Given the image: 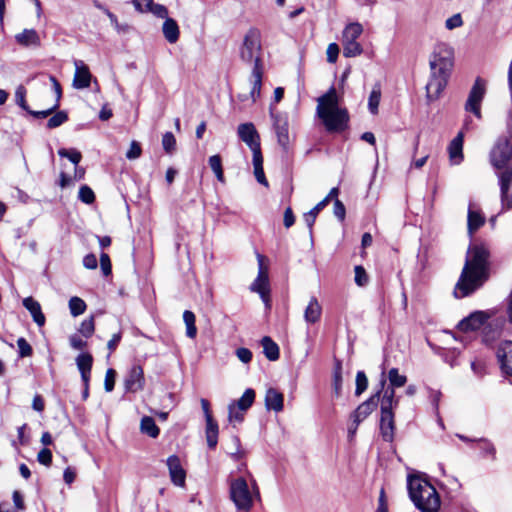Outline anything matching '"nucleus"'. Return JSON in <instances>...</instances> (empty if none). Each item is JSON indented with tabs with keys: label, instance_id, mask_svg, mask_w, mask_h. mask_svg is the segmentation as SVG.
Listing matches in <instances>:
<instances>
[{
	"label": "nucleus",
	"instance_id": "680f3d73",
	"mask_svg": "<svg viewBox=\"0 0 512 512\" xmlns=\"http://www.w3.org/2000/svg\"><path fill=\"white\" fill-rule=\"evenodd\" d=\"M232 442L235 446V451L231 452L230 455L234 460H240L244 456V452L241 449V443L238 436L232 437Z\"/></svg>",
	"mask_w": 512,
	"mask_h": 512
},
{
	"label": "nucleus",
	"instance_id": "c85d7f7f",
	"mask_svg": "<svg viewBox=\"0 0 512 512\" xmlns=\"http://www.w3.org/2000/svg\"><path fill=\"white\" fill-rule=\"evenodd\" d=\"M261 345L268 360L276 361L279 358V347L269 336L262 338Z\"/></svg>",
	"mask_w": 512,
	"mask_h": 512
},
{
	"label": "nucleus",
	"instance_id": "864d4df0",
	"mask_svg": "<svg viewBox=\"0 0 512 512\" xmlns=\"http://www.w3.org/2000/svg\"><path fill=\"white\" fill-rule=\"evenodd\" d=\"M116 372L114 369L109 368L106 371L104 387L107 392H111L115 385Z\"/></svg>",
	"mask_w": 512,
	"mask_h": 512
},
{
	"label": "nucleus",
	"instance_id": "a211bd4d",
	"mask_svg": "<svg viewBox=\"0 0 512 512\" xmlns=\"http://www.w3.org/2000/svg\"><path fill=\"white\" fill-rule=\"evenodd\" d=\"M167 466L169 469L171 481L176 486H180V487L184 486L185 479H186V473L181 466L180 459L176 455H172V456L168 457Z\"/></svg>",
	"mask_w": 512,
	"mask_h": 512
},
{
	"label": "nucleus",
	"instance_id": "052dcab7",
	"mask_svg": "<svg viewBox=\"0 0 512 512\" xmlns=\"http://www.w3.org/2000/svg\"><path fill=\"white\" fill-rule=\"evenodd\" d=\"M57 109H58V104H54L49 109L42 110V111H34V110L29 109V111H27V113H29L30 115H32L33 117H35L37 119H44V118L48 117L49 115H51Z\"/></svg>",
	"mask_w": 512,
	"mask_h": 512
},
{
	"label": "nucleus",
	"instance_id": "ea45409f",
	"mask_svg": "<svg viewBox=\"0 0 512 512\" xmlns=\"http://www.w3.org/2000/svg\"><path fill=\"white\" fill-rule=\"evenodd\" d=\"M209 165L220 182L224 181V173L222 169V161L219 155H213L209 158Z\"/></svg>",
	"mask_w": 512,
	"mask_h": 512
},
{
	"label": "nucleus",
	"instance_id": "cd10ccee",
	"mask_svg": "<svg viewBox=\"0 0 512 512\" xmlns=\"http://www.w3.org/2000/svg\"><path fill=\"white\" fill-rule=\"evenodd\" d=\"M499 184L501 192V200L504 203L508 197V192L512 182V166L507 167L504 171L499 173Z\"/></svg>",
	"mask_w": 512,
	"mask_h": 512
},
{
	"label": "nucleus",
	"instance_id": "7c9ffc66",
	"mask_svg": "<svg viewBox=\"0 0 512 512\" xmlns=\"http://www.w3.org/2000/svg\"><path fill=\"white\" fill-rule=\"evenodd\" d=\"M218 424L215 420L206 422V440L210 449H215L218 443Z\"/></svg>",
	"mask_w": 512,
	"mask_h": 512
},
{
	"label": "nucleus",
	"instance_id": "9d476101",
	"mask_svg": "<svg viewBox=\"0 0 512 512\" xmlns=\"http://www.w3.org/2000/svg\"><path fill=\"white\" fill-rule=\"evenodd\" d=\"M512 157V146L507 138H500L490 152L491 164L497 168H504Z\"/></svg>",
	"mask_w": 512,
	"mask_h": 512
},
{
	"label": "nucleus",
	"instance_id": "c9c22d12",
	"mask_svg": "<svg viewBox=\"0 0 512 512\" xmlns=\"http://www.w3.org/2000/svg\"><path fill=\"white\" fill-rule=\"evenodd\" d=\"M342 381V362L338 359H335L333 370V389L337 396L341 394Z\"/></svg>",
	"mask_w": 512,
	"mask_h": 512
},
{
	"label": "nucleus",
	"instance_id": "f257e3e1",
	"mask_svg": "<svg viewBox=\"0 0 512 512\" xmlns=\"http://www.w3.org/2000/svg\"><path fill=\"white\" fill-rule=\"evenodd\" d=\"M490 252L485 244L469 246L465 264L456 283L454 294L464 298L480 289L490 277Z\"/></svg>",
	"mask_w": 512,
	"mask_h": 512
},
{
	"label": "nucleus",
	"instance_id": "aec40b11",
	"mask_svg": "<svg viewBox=\"0 0 512 512\" xmlns=\"http://www.w3.org/2000/svg\"><path fill=\"white\" fill-rule=\"evenodd\" d=\"M16 42L25 48H39L41 46V38L35 29H24L15 35Z\"/></svg>",
	"mask_w": 512,
	"mask_h": 512
},
{
	"label": "nucleus",
	"instance_id": "bf43d9fd",
	"mask_svg": "<svg viewBox=\"0 0 512 512\" xmlns=\"http://www.w3.org/2000/svg\"><path fill=\"white\" fill-rule=\"evenodd\" d=\"M39 463L49 466L52 462V452L48 448H43L37 455Z\"/></svg>",
	"mask_w": 512,
	"mask_h": 512
},
{
	"label": "nucleus",
	"instance_id": "c03bdc74",
	"mask_svg": "<svg viewBox=\"0 0 512 512\" xmlns=\"http://www.w3.org/2000/svg\"><path fill=\"white\" fill-rule=\"evenodd\" d=\"M246 411H242L235 404L230 403L228 406V420L229 422H242L244 420V414Z\"/></svg>",
	"mask_w": 512,
	"mask_h": 512
},
{
	"label": "nucleus",
	"instance_id": "4c0bfd02",
	"mask_svg": "<svg viewBox=\"0 0 512 512\" xmlns=\"http://www.w3.org/2000/svg\"><path fill=\"white\" fill-rule=\"evenodd\" d=\"M86 303L83 299L74 296L69 300V309L72 316L77 317L83 314L86 310Z\"/></svg>",
	"mask_w": 512,
	"mask_h": 512
},
{
	"label": "nucleus",
	"instance_id": "774afa93",
	"mask_svg": "<svg viewBox=\"0 0 512 512\" xmlns=\"http://www.w3.org/2000/svg\"><path fill=\"white\" fill-rule=\"evenodd\" d=\"M70 346L75 350H81L86 347L87 342L81 339L78 335H72L69 339Z\"/></svg>",
	"mask_w": 512,
	"mask_h": 512
},
{
	"label": "nucleus",
	"instance_id": "2eb2a0df",
	"mask_svg": "<svg viewBox=\"0 0 512 512\" xmlns=\"http://www.w3.org/2000/svg\"><path fill=\"white\" fill-rule=\"evenodd\" d=\"M496 355L502 372L512 376V341L501 343Z\"/></svg>",
	"mask_w": 512,
	"mask_h": 512
},
{
	"label": "nucleus",
	"instance_id": "338daca9",
	"mask_svg": "<svg viewBox=\"0 0 512 512\" xmlns=\"http://www.w3.org/2000/svg\"><path fill=\"white\" fill-rule=\"evenodd\" d=\"M236 356L243 363H249L252 359V352L247 348H238L236 350Z\"/></svg>",
	"mask_w": 512,
	"mask_h": 512
},
{
	"label": "nucleus",
	"instance_id": "4468645a",
	"mask_svg": "<svg viewBox=\"0 0 512 512\" xmlns=\"http://www.w3.org/2000/svg\"><path fill=\"white\" fill-rule=\"evenodd\" d=\"M488 315L483 311H475L462 319L457 328L462 332H471L480 329L487 321Z\"/></svg>",
	"mask_w": 512,
	"mask_h": 512
},
{
	"label": "nucleus",
	"instance_id": "e2e57ef3",
	"mask_svg": "<svg viewBox=\"0 0 512 512\" xmlns=\"http://www.w3.org/2000/svg\"><path fill=\"white\" fill-rule=\"evenodd\" d=\"M471 369L476 376L482 377L486 373V364L483 361L474 360L471 362Z\"/></svg>",
	"mask_w": 512,
	"mask_h": 512
},
{
	"label": "nucleus",
	"instance_id": "1a4fd4ad",
	"mask_svg": "<svg viewBox=\"0 0 512 512\" xmlns=\"http://www.w3.org/2000/svg\"><path fill=\"white\" fill-rule=\"evenodd\" d=\"M386 384V380L382 379L380 381V390H378L375 394L369 397L366 401L361 403L356 410L351 415L353 419V423L356 424V427L365 420L378 406L380 402L381 392Z\"/></svg>",
	"mask_w": 512,
	"mask_h": 512
},
{
	"label": "nucleus",
	"instance_id": "5fc2aeb1",
	"mask_svg": "<svg viewBox=\"0 0 512 512\" xmlns=\"http://www.w3.org/2000/svg\"><path fill=\"white\" fill-rule=\"evenodd\" d=\"M142 152L141 146L138 142L132 141L128 151L126 152V157L129 160H134L140 157Z\"/></svg>",
	"mask_w": 512,
	"mask_h": 512
},
{
	"label": "nucleus",
	"instance_id": "a878e982",
	"mask_svg": "<svg viewBox=\"0 0 512 512\" xmlns=\"http://www.w3.org/2000/svg\"><path fill=\"white\" fill-rule=\"evenodd\" d=\"M162 32L165 39L171 44L176 43L179 39V26L172 18L165 19L162 26Z\"/></svg>",
	"mask_w": 512,
	"mask_h": 512
},
{
	"label": "nucleus",
	"instance_id": "473e14b6",
	"mask_svg": "<svg viewBox=\"0 0 512 512\" xmlns=\"http://www.w3.org/2000/svg\"><path fill=\"white\" fill-rule=\"evenodd\" d=\"M183 321L186 326V336L190 339H194L197 336L195 314L190 310H185L183 313Z\"/></svg>",
	"mask_w": 512,
	"mask_h": 512
},
{
	"label": "nucleus",
	"instance_id": "f3484780",
	"mask_svg": "<svg viewBox=\"0 0 512 512\" xmlns=\"http://www.w3.org/2000/svg\"><path fill=\"white\" fill-rule=\"evenodd\" d=\"M395 421L393 410H381L380 434L384 441L392 442L394 439Z\"/></svg>",
	"mask_w": 512,
	"mask_h": 512
},
{
	"label": "nucleus",
	"instance_id": "39448f33",
	"mask_svg": "<svg viewBox=\"0 0 512 512\" xmlns=\"http://www.w3.org/2000/svg\"><path fill=\"white\" fill-rule=\"evenodd\" d=\"M407 488L411 501L421 512H438L441 505L436 488L420 476H408Z\"/></svg>",
	"mask_w": 512,
	"mask_h": 512
},
{
	"label": "nucleus",
	"instance_id": "37998d69",
	"mask_svg": "<svg viewBox=\"0 0 512 512\" xmlns=\"http://www.w3.org/2000/svg\"><path fill=\"white\" fill-rule=\"evenodd\" d=\"M95 331V323L94 317L90 316L89 318L82 321L79 332L86 338H89L93 335Z\"/></svg>",
	"mask_w": 512,
	"mask_h": 512
},
{
	"label": "nucleus",
	"instance_id": "49530a36",
	"mask_svg": "<svg viewBox=\"0 0 512 512\" xmlns=\"http://www.w3.org/2000/svg\"><path fill=\"white\" fill-rule=\"evenodd\" d=\"M58 154L61 157L68 158L75 166H77L79 164V162L81 161V158H82L81 153L75 149L68 150V149L62 148L58 151Z\"/></svg>",
	"mask_w": 512,
	"mask_h": 512
},
{
	"label": "nucleus",
	"instance_id": "bb28decb",
	"mask_svg": "<svg viewBox=\"0 0 512 512\" xmlns=\"http://www.w3.org/2000/svg\"><path fill=\"white\" fill-rule=\"evenodd\" d=\"M485 223L484 216L479 212L472 209L469 206L468 217H467V229L470 236H472L476 230H478Z\"/></svg>",
	"mask_w": 512,
	"mask_h": 512
},
{
	"label": "nucleus",
	"instance_id": "2f4dec72",
	"mask_svg": "<svg viewBox=\"0 0 512 512\" xmlns=\"http://www.w3.org/2000/svg\"><path fill=\"white\" fill-rule=\"evenodd\" d=\"M140 430L142 433L147 434L152 438L158 437L160 430L156 425L154 419L150 416H144L141 419Z\"/></svg>",
	"mask_w": 512,
	"mask_h": 512
},
{
	"label": "nucleus",
	"instance_id": "09e8293b",
	"mask_svg": "<svg viewBox=\"0 0 512 512\" xmlns=\"http://www.w3.org/2000/svg\"><path fill=\"white\" fill-rule=\"evenodd\" d=\"M162 146L166 153L171 154L176 147V139L171 132H166L162 137Z\"/></svg>",
	"mask_w": 512,
	"mask_h": 512
},
{
	"label": "nucleus",
	"instance_id": "f03ea898",
	"mask_svg": "<svg viewBox=\"0 0 512 512\" xmlns=\"http://www.w3.org/2000/svg\"><path fill=\"white\" fill-rule=\"evenodd\" d=\"M454 64V51L445 44L435 46L429 60L430 78L426 84V97L429 102L439 98L445 89Z\"/></svg>",
	"mask_w": 512,
	"mask_h": 512
},
{
	"label": "nucleus",
	"instance_id": "13d9d810",
	"mask_svg": "<svg viewBox=\"0 0 512 512\" xmlns=\"http://www.w3.org/2000/svg\"><path fill=\"white\" fill-rule=\"evenodd\" d=\"M100 266L104 276H108L111 274L112 266L108 254L102 253L100 255Z\"/></svg>",
	"mask_w": 512,
	"mask_h": 512
},
{
	"label": "nucleus",
	"instance_id": "603ef678",
	"mask_svg": "<svg viewBox=\"0 0 512 512\" xmlns=\"http://www.w3.org/2000/svg\"><path fill=\"white\" fill-rule=\"evenodd\" d=\"M354 271H355V283L358 286H365L368 283V275H367L365 269L362 266L357 265V266H355Z\"/></svg>",
	"mask_w": 512,
	"mask_h": 512
},
{
	"label": "nucleus",
	"instance_id": "6e6552de",
	"mask_svg": "<svg viewBox=\"0 0 512 512\" xmlns=\"http://www.w3.org/2000/svg\"><path fill=\"white\" fill-rule=\"evenodd\" d=\"M270 115L277 142L284 152H288L290 146L288 116L285 113H275L272 109Z\"/></svg>",
	"mask_w": 512,
	"mask_h": 512
},
{
	"label": "nucleus",
	"instance_id": "4d7b16f0",
	"mask_svg": "<svg viewBox=\"0 0 512 512\" xmlns=\"http://www.w3.org/2000/svg\"><path fill=\"white\" fill-rule=\"evenodd\" d=\"M462 25H463V20L459 13L454 14L453 16L449 17L445 22V27L448 30H453L455 28L461 27Z\"/></svg>",
	"mask_w": 512,
	"mask_h": 512
},
{
	"label": "nucleus",
	"instance_id": "f8f14e48",
	"mask_svg": "<svg viewBox=\"0 0 512 512\" xmlns=\"http://www.w3.org/2000/svg\"><path fill=\"white\" fill-rule=\"evenodd\" d=\"M485 94V82L477 78L472 86L468 99L465 104V110L472 112L477 118H481L480 106Z\"/></svg>",
	"mask_w": 512,
	"mask_h": 512
},
{
	"label": "nucleus",
	"instance_id": "8fccbe9b",
	"mask_svg": "<svg viewBox=\"0 0 512 512\" xmlns=\"http://www.w3.org/2000/svg\"><path fill=\"white\" fill-rule=\"evenodd\" d=\"M17 346H18L19 357L24 358V357H29L32 355V352H33L32 347L27 342V340L25 338L20 337L17 340Z\"/></svg>",
	"mask_w": 512,
	"mask_h": 512
},
{
	"label": "nucleus",
	"instance_id": "b1692460",
	"mask_svg": "<svg viewBox=\"0 0 512 512\" xmlns=\"http://www.w3.org/2000/svg\"><path fill=\"white\" fill-rule=\"evenodd\" d=\"M284 397L281 392L275 388H269L265 395V406L268 410L280 412L283 410Z\"/></svg>",
	"mask_w": 512,
	"mask_h": 512
},
{
	"label": "nucleus",
	"instance_id": "69168bd1",
	"mask_svg": "<svg viewBox=\"0 0 512 512\" xmlns=\"http://www.w3.org/2000/svg\"><path fill=\"white\" fill-rule=\"evenodd\" d=\"M252 150V153H253V166H254V169L256 168H259V167H263V157H262V154H261V147L260 145L257 146V148H251Z\"/></svg>",
	"mask_w": 512,
	"mask_h": 512
},
{
	"label": "nucleus",
	"instance_id": "79ce46f5",
	"mask_svg": "<svg viewBox=\"0 0 512 512\" xmlns=\"http://www.w3.org/2000/svg\"><path fill=\"white\" fill-rule=\"evenodd\" d=\"M355 382V395L360 396L368 387V378L364 371L357 372Z\"/></svg>",
	"mask_w": 512,
	"mask_h": 512
},
{
	"label": "nucleus",
	"instance_id": "a18cd8bd",
	"mask_svg": "<svg viewBox=\"0 0 512 512\" xmlns=\"http://www.w3.org/2000/svg\"><path fill=\"white\" fill-rule=\"evenodd\" d=\"M78 198L85 204H91L95 201V194L89 186L82 185L79 189Z\"/></svg>",
	"mask_w": 512,
	"mask_h": 512
},
{
	"label": "nucleus",
	"instance_id": "412c9836",
	"mask_svg": "<svg viewBox=\"0 0 512 512\" xmlns=\"http://www.w3.org/2000/svg\"><path fill=\"white\" fill-rule=\"evenodd\" d=\"M93 357L89 353H82L76 357V365L81 374L84 386H89Z\"/></svg>",
	"mask_w": 512,
	"mask_h": 512
},
{
	"label": "nucleus",
	"instance_id": "6ab92c4d",
	"mask_svg": "<svg viewBox=\"0 0 512 512\" xmlns=\"http://www.w3.org/2000/svg\"><path fill=\"white\" fill-rule=\"evenodd\" d=\"M464 135L460 131L448 145L449 160L452 165H459L463 161Z\"/></svg>",
	"mask_w": 512,
	"mask_h": 512
},
{
	"label": "nucleus",
	"instance_id": "a19ab883",
	"mask_svg": "<svg viewBox=\"0 0 512 512\" xmlns=\"http://www.w3.org/2000/svg\"><path fill=\"white\" fill-rule=\"evenodd\" d=\"M68 120V114L65 111H58L47 121V128L54 129Z\"/></svg>",
	"mask_w": 512,
	"mask_h": 512
},
{
	"label": "nucleus",
	"instance_id": "393cba45",
	"mask_svg": "<svg viewBox=\"0 0 512 512\" xmlns=\"http://www.w3.org/2000/svg\"><path fill=\"white\" fill-rule=\"evenodd\" d=\"M23 306L30 312L34 322L38 326L41 327L45 324V316L42 313L39 302L34 300L32 297H27L23 299Z\"/></svg>",
	"mask_w": 512,
	"mask_h": 512
},
{
	"label": "nucleus",
	"instance_id": "ddd939ff",
	"mask_svg": "<svg viewBox=\"0 0 512 512\" xmlns=\"http://www.w3.org/2000/svg\"><path fill=\"white\" fill-rule=\"evenodd\" d=\"M144 372L140 365H133L124 380V387L127 392H138L144 388Z\"/></svg>",
	"mask_w": 512,
	"mask_h": 512
},
{
	"label": "nucleus",
	"instance_id": "dca6fc26",
	"mask_svg": "<svg viewBox=\"0 0 512 512\" xmlns=\"http://www.w3.org/2000/svg\"><path fill=\"white\" fill-rule=\"evenodd\" d=\"M237 133L239 138L245 142L249 148H257L260 145V136L253 123H243L238 126Z\"/></svg>",
	"mask_w": 512,
	"mask_h": 512
},
{
	"label": "nucleus",
	"instance_id": "58836bf2",
	"mask_svg": "<svg viewBox=\"0 0 512 512\" xmlns=\"http://www.w3.org/2000/svg\"><path fill=\"white\" fill-rule=\"evenodd\" d=\"M388 379L390 382V386L395 387V388L402 387L407 382L406 376L399 374L397 368H392L389 370Z\"/></svg>",
	"mask_w": 512,
	"mask_h": 512
},
{
	"label": "nucleus",
	"instance_id": "20e7f679",
	"mask_svg": "<svg viewBox=\"0 0 512 512\" xmlns=\"http://www.w3.org/2000/svg\"><path fill=\"white\" fill-rule=\"evenodd\" d=\"M317 102L316 113L327 132H342L348 127V111L339 106V99L334 87L320 96Z\"/></svg>",
	"mask_w": 512,
	"mask_h": 512
},
{
	"label": "nucleus",
	"instance_id": "0e129e2a",
	"mask_svg": "<svg viewBox=\"0 0 512 512\" xmlns=\"http://www.w3.org/2000/svg\"><path fill=\"white\" fill-rule=\"evenodd\" d=\"M334 215L340 220L343 221L345 218L346 209L344 204L339 200L335 199L334 202Z\"/></svg>",
	"mask_w": 512,
	"mask_h": 512
},
{
	"label": "nucleus",
	"instance_id": "4be33fe9",
	"mask_svg": "<svg viewBox=\"0 0 512 512\" xmlns=\"http://www.w3.org/2000/svg\"><path fill=\"white\" fill-rule=\"evenodd\" d=\"M76 72L73 79V86L77 89H84L90 86L91 74L88 67L81 61H76Z\"/></svg>",
	"mask_w": 512,
	"mask_h": 512
},
{
	"label": "nucleus",
	"instance_id": "de8ad7c7",
	"mask_svg": "<svg viewBox=\"0 0 512 512\" xmlns=\"http://www.w3.org/2000/svg\"><path fill=\"white\" fill-rule=\"evenodd\" d=\"M15 101L26 112L29 111V106L26 102V89L23 85H19L15 91Z\"/></svg>",
	"mask_w": 512,
	"mask_h": 512
},
{
	"label": "nucleus",
	"instance_id": "9b49d317",
	"mask_svg": "<svg viewBox=\"0 0 512 512\" xmlns=\"http://www.w3.org/2000/svg\"><path fill=\"white\" fill-rule=\"evenodd\" d=\"M258 262H259V271L256 279L252 282L250 286V290L252 292H256L260 295L262 301L268 305L269 303V293H270V287H269V277L266 269L263 267V256L258 254L257 255Z\"/></svg>",
	"mask_w": 512,
	"mask_h": 512
},
{
	"label": "nucleus",
	"instance_id": "423d86ee",
	"mask_svg": "<svg viewBox=\"0 0 512 512\" xmlns=\"http://www.w3.org/2000/svg\"><path fill=\"white\" fill-rule=\"evenodd\" d=\"M230 498L235 504L237 510L249 512L253 506V495L249 490L247 481L243 477H238L230 482Z\"/></svg>",
	"mask_w": 512,
	"mask_h": 512
},
{
	"label": "nucleus",
	"instance_id": "6e6d98bb",
	"mask_svg": "<svg viewBox=\"0 0 512 512\" xmlns=\"http://www.w3.org/2000/svg\"><path fill=\"white\" fill-rule=\"evenodd\" d=\"M340 49L336 43H330L327 47L326 55L329 63H335L337 61Z\"/></svg>",
	"mask_w": 512,
	"mask_h": 512
},
{
	"label": "nucleus",
	"instance_id": "c756f323",
	"mask_svg": "<svg viewBox=\"0 0 512 512\" xmlns=\"http://www.w3.org/2000/svg\"><path fill=\"white\" fill-rule=\"evenodd\" d=\"M381 401V410H393L399 404V400L395 398V387L389 386L384 391Z\"/></svg>",
	"mask_w": 512,
	"mask_h": 512
},
{
	"label": "nucleus",
	"instance_id": "5701e85b",
	"mask_svg": "<svg viewBox=\"0 0 512 512\" xmlns=\"http://www.w3.org/2000/svg\"><path fill=\"white\" fill-rule=\"evenodd\" d=\"M322 307L316 297H311L304 310V320L307 324H315L321 319Z\"/></svg>",
	"mask_w": 512,
	"mask_h": 512
},
{
	"label": "nucleus",
	"instance_id": "3c124183",
	"mask_svg": "<svg viewBox=\"0 0 512 512\" xmlns=\"http://www.w3.org/2000/svg\"><path fill=\"white\" fill-rule=\"evenodd\" d=\"M145 12H150L158 18H164V19L169 18L167 8L161 4H154L152 2V4L147 8V10Z\"/></svg>",
	"mask_w": 512,
	"mask_h": 512
},
{
	"label": "nucleus",
	"instance_id": "7ed1b4c3",
	"mask_svg": "<svg viewBox=\"0 0 512 512\" xmlns=\"http://www.w3.org/2000/svg\"><path fill=\"white\" fill-rule=\"evenodd\" d=\"M239 57L247 64H254L250 76V82L252 84L250 97L252 103H255L261 93L264 72L261 32L259 29L252 27L246 32L239 48Z\"/></svg>",
	"mask_w": 512,
	"mask_h": 512
},
{
	"label": "nucleus",
	"instance_id": "e433bc0d",
	"mask_svg": "<svg viewBox=\"0 0 512 512\" xmlns=\"http://www.w3.org/2000/svg\"><path fill=\"white\" fill-rule=\"evenodd\" d=\"M380 99H381V89H380V86L378 85H375L369 95V99H368V108H369V111L372 113V114H377L378 112V106H379V103H380Z\"/></svg>",
	"mask_w": 512,
	"mask_h": 512
},
{
	"label": "nucleus",
	"instance_id": "f704fd0d",
	"mask_svg": "<svg viewBox=\"0 0 512 512\" xmlns=\"http://www.w3.org/2000/svg\"><path fill=\"white\" fill-rule=\"evenodd\" d=\"M327 206V200H321L318 204H316L309 212L304 214V221L307 224L310 232H312V227L315 223L316 217L321 210H323Z\"/></svg>",
	"mask_w": 512,
	"mask_h": 512
},
{
	"label": "nucleus",
	"instance_id": "72a5a7b5",
	"mask_svg": "<svg viewBox=\"0 0 512 512\" xmlns=\"http://www.w3.org/2000/svg\"><path fill=\"white\" fill-rule=\"evenodd\" d=\"M254 400L255 391L251 388H248L245 390L240 399H238L237 401H233L231 403L239 407L240 410L247 411L254 403Z\"/></svg>",
	"mask_w": 512,
	"mask_h": 512
},
{
	"label": "nucleus",
	"instance_id": "0eeeda50",
	"mask_svg": "<svg viewBox=\"0 0 512 512\" xmlns=\"http://www.w3.org/2000/svg\"><path fill=\"white\" fill-rule=\"evenodd\" d=\"M363 32V26L358 23H350L343 30L342 44H343V55L347 58L356 57L363 52V48L357 39Z\"/></svg>",
	"mask_w": 512,
	"mask_h": 512
}]
</instances>
